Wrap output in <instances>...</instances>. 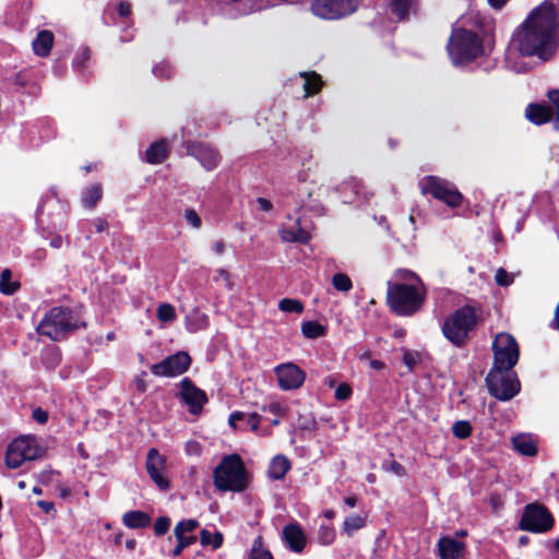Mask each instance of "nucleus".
<instances>
[{
    "label": "nucleus",
    "instance_id": "f257e3e1",
    "mask_svg": "<svg viewBox=\"0 0 559 559\" xmlns=\"http://www.w3.org/2000/svg\"><path fill=\"white\" fill-rule=\"evenodd\" d=\"M512 45L521 56L550 60L558 47V20L555 5L544 1L516 27Z\"/></svg>",
    "mask_w": 559,
    "mask_h": 559
},
{
    "label": "nucleus",
    "instance_id": "f03ea898",
    "mask_svg": "<svg viewBox=\"0 0 559 559\" xmlns=\"http://www.w3.org/2000/svg\"><path fill=\"white\" fill-rule=\"evenodd\" d=\"M401 283H388L386 302L400 316H412L417 312L425 300V287L419 277L408 271L399 273Z\"/></svg>",
    "mask_w": 559,
    "mask_h": 559
},
{
    "label": "nucleus",
    "instance_id": "7ed1b4c3",
    "mask_svg": "<svg viewBox=\"0 0 559 559\" xmlns=\"http://www.w3.org/2000/svg\"><path fill=\"white\" fill-rule=\"evenodd\" d=\"M213 480L219 491H243L249 481L241 457L238 454L224 456L213 472Z\"/></svg>",
    "mask_w": 559,
    "mask_h": 559
},
{
    "label": "nucleus",
    "instance_id": "20e7f679",
    "mask_svg": "<svg viewBox=\"0 0 559 559\" xmlns=\"http://www.w3.org/2000/svg\"><path fill=\"white\" fill-rule=\"evenodd\" d=\"M477 324V316L474 308L462 307L448 316L441 330L444 337L454 346L462 347L468 341L471 333Z\"/></svg>",
    "mask_w": 559,
    "mask_h": 559
},
{
    "label": "nucleus",
    "instance_id": "39448f33",
    "mask_svg": "<svg viewBox=\"0 0 559 559\" xmlns=\"http://www.w3.org/2000/svg\"><path fill=\"white\" fill-rule=\"evenodd\" d=\"M452 62L456 66L473 61L483 55L480 38L472 31L455 28L448 46Z\"/></svg>",
    "mask_w": 559,
    "mask_h": 559
},
{
    "label": "nucleus",
    "instance_id": "423d86ee",
    "mask_svg": "<svg viewBox=\"0 0 559 559\" xmlns=\"http://www.w3.org/2000/svg\"><path fill=\"white\" fill-rule=\"evenodd\" d=\"M78 329L73 322L71 311L66 308L55 307L50 309L37 326V332L52 341L62 340L68 332Z\"/></svg>",
    "mask_w": 559,
    "mask_h": 559
},
{
    "label": "nucleus",
    "instance_id": "0eeeda50",
    "mask_svg": "<svg viewBox=\"0 0 559 559\" xmlns=\"http://www.w3.org/2000/svg\"><path fill=\"white\" fill-rule=\"evenodd\" d=\"M489 393L500 401H509L520 392V381L512 369L491 368L486 377Z\"/></svg>",
    "mask_w": 559,
    "mask_h": 559
},
{
    "label": "nucleus",
    "instance_id": "6e6552de",
    "mask_svg": "<svg viewBox=\"0 0 559 559\" xmlns=\"http://www.w3.org/2000/svg\"><path fill=\"white\" fill-rule=\"evenodd\" d=\"M420 192L431 194L435 199L444 202L450 207L461 205L463 197L456 187L448 180L436 176H426L418 182Z\"/></svg>",
    "mask_w": 559,
    "mask_h": 559
},
{
    "label": "nucleus",
    "instance_id": "1a4fd4ad",
    "mask_svg": "<svg viewBox=\"0 0 559 559\" xmlns=\"http://www.w3.org/2000/svg\"><path fill=\"white\" fill-rule=\"evenodd\" d=\"M43 449L32 436H22L14 439L8 447L5 464L9 468H17L26 461L39 459Z\"/></svg>",
    "mask_w": 559,
    "mask_h": 559
},
{
    "label": "nucleus",
    "instance_id": "9d476101",
    "mask_svg": "<svg viewBox=\"0 0 559 559\" xmlns=\"http://www.w3.org/2000/svg\"><path fill=\"white\" fill-rule=\"evenodd\" d=\"M492 368L512 369L519 360V345L515 338L508 333H499L492 344Z\"/></svg>",
    "mask_w": 559,
    "mask_h": 559
},
{
    "label": "nucleus",
    "instance_id": "9b49d317",
    "mask_svg": "<svg viewBox=\"0 0 559 559\" xmlns=\"http://www.w3.org/2000/svg\"><path fill=\"white\" fill-rule=\"evenodd\" d=\"M360 0H312L311 11L324 20H338L354 13Z\"/></svg>",
    "mask_w": 559,
    "mask_h": 559
},
{
    "label": "nucleus",
    "instance_id": "f8f14e48",
    "mask_svg": "<svg viewBox=\"0 0 559 559\" xmlns=\"http://www.w3.org/2000/svg\"><path fill=\"white\" fill-rule=\"evenodd\" d=\"M554 525V519L548 510L537 503L527 504L520 521L521 530L544 533Z\"/></svg>",
    "mask_w": 559,
    "mask_h": 559
},
{
    "label": "nucleus",
    "instance_id": "ddd939ff",
    "mask_svg": "<svg viewBox=\"0 0 559 559\" xmlns=\"http://www.w3.org/2000/svg\"><path fill=\"white\" fill-rule=\"evenodd\" d=\"M330 192V188L324 185L311 183L305 190L299 191V205L313 215L322 216L325 214L326 207L324 200Z\"/></svg>",
    "mask_w": 559,
    "mask_h": 559
},
{
    "label": "nucleus",
    "instance_id": "4468645a",
    "mask_svg": "<svg viewBox=\"0 0 559 559\" xmlns=\"http://www.w3.org/2000/svg\"><path fill=\"white\" fill-rule=\"evenodd\" d=\"M190 364V356L185 352H178L160 362L152 365L151 371L156 377H176L187 371Z\"/></svg>",
    "mask_w": 559,
    "mask_h": 559
},
{
    "label": "nucleus",
    "instance_id": "2eb2a0df",
    "mask_svg": "<svg viewBox=\"0 0 559 559\" xmlns=\"http://www.w3.org/2000/svg\"><path fill=\"white\" fill-rule=\"evenodd\" d=\"M278 386L284 391L300 388L306 379V373L295 364L287 362L275 367Z\"/></svg>",
    "mask_w": 559,
    "mask_h": 559
},
{
    "label": "nucleus",
    "instance_id": "dca6fc26",
    "mask_svg": "<svg viewBox=\"0 0 559 559\" xmlns=\"http://www.w3.org/2000/svg\"><path fill=\"white\" fill-rule=\"evenodd\" d=\"M165 456L159 454V452L156 449H151L148 451L146 459V471L151 479L160 490H166L169 488V481L167 477L163 474L165 468Z\"/></svg>",
    "mask_w": 559,
    "mask_h": 559
},
{
    "label": "nucleus",
    "instance_id": "f3484780",
    "mask_svg": "<svg viewBox=\"0 0 559 559\" xmlns=\"http://www.w3.org/2000/svg\"><path fill=\"white\" fill-rule=\"evenodd\" d=\"M180 395L182 401L189 405L190 412L193 414L199 413L206 402L205 393L195 388L189 379H183L181 381Z\"/></svg>",
    "mask_w": 559,
    "mask_h": 559
},
{
    "label": "nucleus",
    "instance_id": "a211bd4d",
    "mask_svg": "<svg viewBox=\"0 0 559 559\" xmlns=\"http://www.w3.org/2000/svg\"><path fill=\"white\" fill-rule=\"evenodd\" d=\"M189 153L194 156L206 170L214 169L219 163L217 151L202 143L191 145Z\"/></svg>",
    "mask_w": 559,
    "mask_h": 559
},
{
    "label": "nucleus",
    "instance_id": "6ab92c4d",
    "mask_svg": "<svg viewBox=\"0 0 559 559\" xmlns=\"http://www.w3.org/2000/svg\"><path fill=\"white\" fill-rule=\"evenodd\" d=\"M440 559H460L464 551V544L450 536H443L438 542Z\"/></svg>",
    "mask_w": 559,
    "mask_h": 559
},
{
    "label": "nucleus",
    "instance_id": "aec40b11",
    "mask_svg": "<svg viewBox=\"0 0 559 559\" xmlns=\"http://www.w3.org/2000/svg\"><path fill=\"white\" fill-rule=\"evenodd\" d=\"M283 536L289 548L295 552H301L306 546V536L302 530L296 524L284 527Z\"/></svg>",
    "mask_w": 559,
    "mask_h": 559
},
{
    "label": "nucleus",
    "instance_id": "412c9836",
    "mask_svg": "<svg viewBox=\"0 0 559 559\" xmlns=\"http://www.w3.org/2000/svg\"><path fill=\"white\" fill-rule=\"evenodd\" d=\"M278 233L285 242L307 243L310 239V234L300 226L299 219H296L293 226L282 227Z\"/></svg>",
    "mask_w": 559,
    "mask_h": 559
},
{
    "label": "nucleus",
    "instance_id": "4be33fe9",
    "mask_svg": "<svg viewBox=\"0 0 559 559\" xmlns=\"http://www.w3.org/2000/svg\"><path fill=\"white\" fill-rule=\"evenodd\" d=\"M525 116L531 122L535 124H543L548 122L552 118L554 114L552 109L548 106L530 104L525 110Z\"/></svg>",
    "mask_w": 559,
    "mask_h": 559
},
{
    "label": "nucleus",
    "instance_id": "5701e85b",
    "mask_svg": "<svg viewBox=\"0 0 559 559\" xmlns=\"http://www.w3.org/2000/svg\"><path fill=\"white\" fill-rule=\"evenodd\" d=\"M33 50L39 57L49 55L53 45V34L50 31H41L33 40Z\"/></svg>",
    "mask_w": 559,
    "mask_h": 559
},
{
    "label": "nucleus",
    "instance_id": "b1692460",
    "mask_svg": "<svg viewBox=\"0 0 559 559\" xmlns=\"http://www.w3.org/2000/svg\"><path fill=\"white\" fill-rule=\"evenodd\" d=\"M513 448L523 455H535L537 448L534 439L530 435H518L512 438Z\"/></svg>",
    "mask_w": 559,
    "mask_h": 559
},
{
    "label": "nucleus",
    "instance_id": "393cba45",
    "mask_svg": "<svg viewBox=\"0 0 559 559\" xmlns=\"http://www.w3.org/2000/svg\"><path fill=\"white\" fill-rule=\"evenodd\" d=\"M228 421L234 428H236L237 424L241 421L249 426L252 431H257L261 421V416L257 413L246 414L242 412H235L230 414Z\"/></svg>",
    "mask_w": 559,
    "mask_h": 559
},
{
    "label": "nucleus",
    "instance_id": "a878e982",
    "mask_svg": "<svg viewBox=\"0 0 559 559\" xmlns=\"http://www.w3.org/2000/svg\"><path fill=\"white\" fill-rule=\"evenodd\" d=\"M207 321V316L199 309H193L185 319L186 328L191 333L205 329Z\"/></svg>",
    "mask_w": 559,
    "mask_h": 559
},
{
    "label": "nucleus",
    "instance_id": "bb28decb",
    "mask_svg": "<svg viewBox=\"0 0 559 559\" xmlns=\"http://www.w3.org/2000/svg\"><path fill=\"white\" fill-rule=\"evenodd\" d=\"M122 522L129 528H142L150 525L151 519L145 512L129 511L123 514Z\"/></svg>",
    "mask_w": 559,
    "mask_h": 559
},
{
    "label": "nucleus",
    "instance_id": "cd10ccee",
    "mask_svg": "<svg viewBox=\"0 0 559 559\" xmlns=\"http://www.w3.org/2000/svg\"><path fill=\"white\" fill-rule=\"evenodd\" d=\"M168 154V145L166 141L153 143L146 151V162L150 164L162 163Z\"/></svg>",
    "mask_w": 559,
    "mask_h": 559
},
{
    "label": "nucleus",
    "instance_id": "c85d7f7f",
    "mask_svg": "<svg viewBox=\"0 0 559 559\" xmlns=\"http://www.w3.org/2000/svg\"><path fill=\"white\" fill-rule=\"evenodd\" d=\"M290 468V463L284 455H276L269 467L270 477L273 479H282L288 469Z\"/></svg>",
    "mask_w": 559,
    "mask_h": 559
},
{
    "label": "nucleus",
    "instance_id": "c756f323",
    "mask_svg": "<svg viewBox=\"0 0 559 559\" xmlns=\"http://www.w3.org/2000/svg\"><path fill=\"white\" fill-rule=\"evenodd\" d=\"M300 76L305 80L304 90L307 96L317 94L322 86V81L316 72H301Z\"/></svg>",
    "mask_w": 559,
    "mask_h": 559
},
{
    "label": "nucleus",
    "instance_id": "7c9ffc66",
    "mask_svg": "<svg viewBox=\"0 0 559 559\" xmlns=\"http://www.w3.org/2000/svg\"><path fill=\"white\" fill-rule=\"evenodd\" d=\"M366 516L359 514H349L343 522V532L347 536H352L356 531L361 530L366 526Z\"/></svg>",
    "mask_w": 559,
    "mask_h": 559
},
{
    "label": "nucleus",
    "instance_id": "2f4dec72",
    "mask_svg": "<svg viewBox=\"0 0 559 559\" xmlns=\"http://www.w3.org/2000/svg\"><path fill=\"white\" fill-rule=\"evenodd\" d=\"M103 195L102 186L98 183L86 188L82 194V203L86 207H94Z\"/></svg>",
    "mask_w": 559,
    "mask_h": 559
},
{
    "label": "nucleus",
    "instance_id": "473e14b6",
    "mask_svg": "<svg viewBox=\"0 0 559 559\" xmlns=\"http://www.w3.org/2000/svg\"><path fill=\"white\" fill-rule=\"evenodd\" d=\"M200 543L203 546H212L214 549H217L223 544V534L219 532L212 534L207 530H202L200 533Z\"/></svg>",
    "mask_w": 559,
    "mask_h": 559
},
{
    "label": "nucleus",
    "instance_id": "72a5a7b5",
    "mask_svg": "<svg viewBox=\"0 0 559 559\" xmlns=\"http://www.w3.org/2000/svg\"><path fill=\"white\" fill-rule=\"evenodd\" d=\"M302 334L308 338H317L324 335L325 329L317 321H307L301 325Z\"/></svg>",
    "mask_w": 559,
    "mask_h": 559
},
{
    "label": "nucleus",
    "instance_id": "f704fd0d",
    "mask_svg": "<svg viewBox=\"0 0 559 559\" xmlns=\"http://www.w3.org/2000/svg\"><path fill=\"white\" fill-rule=\"evenodd\" d=\"M248 559H273L272 554L263 547L260 536L254 539Z\"/></svg>",
    "mask_w": 559,
    "mask_h": 559
},
{
    "label": "nucleus",
    "instance_id": "c9c22d12",
    "mask_svg": "<svg viewBox=\"0 0 559 559\" xmlns=\"http://www.w3.org/2000/svg\"><path fill=\"white\" fill-rule=\"evenodd\" d=\"M333 287L342 293H347L353 288V283L349 276L345 273H336L332 276Z\"/></svg>",
    "mask_w": 559,
    "mask_h": 559
},
{
    "label": "nucleus",
    "instance_id": "e433bc0d",
    "mask_svg": "<svg viewBox=\"0 0 559 559\" xmlns=\"http://www.w3.org/2000/svg\"><path fill=\"white\" fill-rule=\"evenodd\" d=\"M157 319L163 323L173 322L176 320V311L173 305L168 302L160 304L156 310Z\"/></svg>",
    "mask_w": 559,
    "mask_h": 559
},
{
    "label": "nucleus",
    "instance_id": "4c0bfd02",
    "mask_svg": "<svg viewBox=\"0 0 559 559\" xmlns=\"http://www.w3.org/2000/svg\"><path fill=\"white\" fill-rule=\"evenodd\" d=\"M12 273L9 269H5L0 274V292L5 295L13 294L19 285L14 282H11Z\"/></svg>",
    "mask_w": 559,
    "mask_h": 559
},
{
    "label": "nucleus",
    "instance_id": "58836bf2",
    "mask_svg": "<svg viewBox=\"0 0 559 559\" xmlns=\"http://www.w3.org/2000/svg\"><path fill=\"white\" fill-rule=\"evenodd\" d=\"M412 0H391V11L400 20L404 19L409 11Z\"/></svg>",
    "mask_w": 559,
    "mask_h": 559
},
{
    "label": "nucleus",
    "instance_id": "ea45409f",
    "mask_svg": "<svg viewBox=\"0 0 559 559\" xmlns=\"http://www.w3.org/2000/svg\"><path fill=\"white\" fill-rule=\"evenodd\" d=\"M199 526L195 520H183L177 523L174 530L175 536H189L188 533H192Z\"/></svg>",
    "mask_w": 559,
    "mask_h": 559
},
{
    "label": "nucleus",
    "instance_id": "a19ab883",
    "mask_svg": "<svg viewBox=\"0 0 559 559\" xmlns=\"http://www.w3.org/2000/svg\"><path fill=\"white\" fill-rule=\"evenodd\" d=\"M278 309L283 312L301 313L304 311V306L297 299L284 298L278 302Z\"/></svg>",
    "mask_w": 559,
    "mask_h": 559
},
{
    "label": "nucleus",
    "instance_id": "79ce46f5",
    "mask_svg": "<svg viewBox=\"0 0 559 559\" xmlns=\"http://www.w3.org/2000/svg\"><path fill=\"white\" fill-rule=\"evenodd\" d=\"M453 435L459 439H465L472 433V426L467 420H457L452 426Z\"/></svg>",
    "mask_w": 559,
    "mask_h": 559
},
{
    "label": "nucleus",
    "instance_id": "37998d69",
    "mask_svg": "<svg viewBox=\"0 0 559 559\" xmlns=\"http://www.w3.org/2000/svg\"><path fill=\"white\" fill-rule=\"evenodd\" d=\"M175 537L177 539V545L173 549V552H171V555L174 557H178L185 548L189 547L197 540L195 536H181L180 535V536H175Z\"/></svg>",
    "mask_w": 559,
    "mask_h": 559
},
{
    "label": "nucleus",
    "instance_id": "c03bdc74",
    "mask_svg": "<svg viewBox=\"0 0 559 559\" xmlns=\"http://www.w3.org/2000/svg\"><path fill=\"white\" fill-rule=\"evenodd\" d=\"M548 98L552 105V114L555 115L554 124L559 130V90H554L548 93Z\"/></svg>",
    "mask_w": 559,
    "mask_h": 559
},
{
    "label": "nucleus",
    "instance_id": "a18cd8bd",
    "mask_svg": "<svg viewBox=\"0 0 559 559\" xmlns=\"http://www.w3.org/2000/svg\"><path fill=\"white\" fill-rule=\"evenodd\" d=\"M335 538V532L330 526H320L318 539L322 545H330Z\"/></svg>",
    "mask_w": 559,
    "mask_h": 559
},
{
    "label": "nucleus",
    "instance_id": "49530a36",
    "mask_svg": "<svg viewBox=\"0 0 559 559\" xmlns=\"http://www.w3.org/2000/svg\"><path fill=\"white\" fill-rule=\"evenodd\" d=\"M169 526L170 520L166 516H160L154 524V532L156 535H163L169 530Z\"/></svg>",
    "mask_w": 559,
    "mask_h": 559
},
{
    "label": "nucleus",
    "instance_id": "de8ad7c7",
    "mask_svg": "<svg viewBox=\"0 0 559 559\" xmlns=\"http://www.w3.org/2000/svg\"><path fill=\"white\" fill-rule=\"evenodd\" d=\"M185 218H186L187 223L190 224L193 228L198 229L201 227V218L194 210H192V209L186 210Z\"/></svg>",
    "mask_w": 559,
    "mask_h": 559
},
{
    "label": "nucleus",
    "instance_id": "09e8293b",
    "mask_svg": "<svg viewBox=\"0 0 559 559\" xmlns=\"http://www.w3.org/2000/svg\"><path fill=\"white\" fill-rule=\"evenodd\" d=\"M352 395V388L347 383H341L335 390V397L338 401H346Z\"/></svg>",
    "mask_w": 559,
    "mask_h": 559
},
{
    "label": "nucleus",
    "instance_id": "8fccbe9b",
    "mask_svg": "<svg viewBox=\"0 0 559 559\" xmlns=\"http://www.w3.org/2000/svg\"><path fill=\"white\" fill-rule=\"evenodd\" d=\"M495 280L500 286H508L512 283L511 276L502 269H499L496 273Z\"/></svg>",
    "mask_w": 559,
    "mask_h": 559
},
{
    "label": "nucleus",
    "instance_id": "3c124183",
    "mask_svg": "<svg viewBox=\"0 0 559 559\" xmlns=\"http://www.w3.org/2000/svg\"><path fill=\"white\" fill-rule=\"evenodd\" d=\"M418 361V354L411 350H405L403 354V362L412 369Z\"/></svg>",
    "mask_w": 559,
    "mask_h": 559
},
{
    "label": "nucleus",
    "instance_id": "603ef678",
    "mask_svg": "<svg viewBox=\"0 0 559 559\" xmlns=\"http://www.w3.org/2000/svg\"><path fill=\"white\" fill-rule=\"evenodd\" d=\"M216 274H217L216 281H222L228 289H233V282L230 278V274L226 270L218 269L216 271Z\"/></svg>",
    "mask_w": 559,
    "mask_h": 559
},
{
    "label": "nucleus",
    "instance_id": "864d4df0",
    "mask_svg": "<svg viewBox=\"0 0 559 559\" xmlns=\"http://www.w3.org/2000/svg\"><path fill=\"white\" fill-rule=\"evenodd\" d=\"M171 69L167 63H159L153 68V73L159 78H168L170 75Z\"/></svg>",
    "mask_w": 559,
    "mask_h": 559
},
{
    "label": "nucleus",
    "instance_id": "5fc2aeb1",
    "mask_svg": "<svg viewBox=\"0 0 559 559\" xmlns=\"http://www.w3.org/2000/svg\"><path fill=\"white\" fill-rule=\"evenodd\" d=\"M263 412H269L275 416H281L284 412L283 406L280 403L273 402L266 406L262 407Z\"/></svg>",
    "mask_w": 559,
    "mask_h": 559
},
{
    "label": "nucleus",
    "instance_id": "6e6d98bb",
    "mask_svg": "<svg viewBox=\"0 0 559 559\" xmlns=\"http://www.w3.org/2000/svg\"><path fill=\"white\" fill-rule=\"evenodd\" d=\"M90 58V50L87 48H84L80 55L74 59L73 67L74 68H82L84 62L88 60Z\"/></svg>",
    "mask_w": 559,
    "mask_h": 559
},
{
    "label": "nucleus",
    "instance_id": "4d7b16f0",
    "mask_svg": "<svg viewBox=\"0 0 559 559\" xmlns=\"http://www.w3.org/2000/svg\"><path fill=\"white\" fill-rule=\"evenodd\" d=\"M186 452L189 455H200L201 454V445L197 441H188L186 443Z\"/></svg>",
    "mask_w": 559,
    "mask_h": 559
},
{
    "label": "nucleus",
    "instance_id": "13d9d810",
    "mask_svg": "<svg viewBox=\"0 0 559 559\" xmlns=\"http://www.w3.org/2000/svg\"><path fill=\"white\" fill-rule=\"evenodd\" d=\"M33 418L39 424H45L48 419V414L41 408H36L33 412Z\"/></svg>",
    "mask_w": 559,
    "mask_h": 559
},
{
    "label": "nucleus",
    "instance_id": "bf43d9fd",
    "mask_svg": "<svg viewBox=\"0 0 559 559\" xmlns=\"http://www.w3.org/2000/svg\"><path fill=\"white\" fill-rule=\"evenodd\" d=\"M211 248L216 255H223L225 253L226 245L223 240H216L212 243Z\"/></svg>",
    "mask_w": 559,
    "mask_h": 559
},
{
    "label": "nucleus",
    "instance_id": "052dcab7",
    "mask_svg": "<svg viewBox=\"0 0 559 559\" xmlns=\"http://www.w3.org/2000/svg\"><path fill=\"white\" fill-rule=\"evenodd\" d=\"M257 203L259 205V209L261 211H264V212H269L272 210L273 205L271 203V201H269L267 199L265 198H258L257 199Z\"/></svg>",
    "mask_w": 559,
    "mask_h": 559
},
{
    "label": "nucleus",
    "instance_id": "680f3d73",
    "mask_svg": "<svg viewBox=\"0 0 559 559\" xmlns=\"http://www.w3.org/2000/svg\"><path fill=\"white\" fill-rule=\"evenodd\" d=\"M118 12L121 16L127 17L131 13V5L128 2H120L118 4Z\"/></svg>",
    "mask_w": 559,
    "mask_h": 559
},
{
    "label": "nucleus",
    "instance_id": "e2e57ef3",
    "mask_svg": "<svg viewBox=\"0 0 559 559\" xmlns=\"http://www.w3.org/2000/svg\"><path fill=\"white\" fill-rule=\"evenodd\" d=\"M37 506L45 512V513H49L50 511L53 510V503L52 502H49V501H45V500H39L37 502Z\"/></svg>",
    "mask_w": 559,
    "mask_h": 559
},
{
    "label": "nucleus",
    "instance_id": "0e129e2a",
    "mask_svg": "<svg viewBox=\"0 0 559 559\" xmlns=\"http://www.w3.org/2000/svg\"><path fill=\"white\" fill-rule=\"evenodd\" d=\"M390 471H392L393 473H395L397 475H402L403 467H402V465L400 463L392 462L391 465H390Z\"/></svg>",
    "mask_w": 559,
    "mask_h": 559
},
{
    "label": "nucleus",
    "instance_id": "69168bd1",
    "mask_svg": "<svg viewBox=\"0 0 559 559\" xmlns=\"http://www.w3.org/2000/svg\"><path fill=\"white\" fill-rule=\"evenodd\" d=\"M369 364L370 367L374 370H381L384 368V364L380 360L371 359Z\"/></svg>",
    "mask_w": 559,
    "mask_h": 559
},
{
    "label": "nucleus",
    "instance_id": "338daca9",
    "mask_svg": "<svg viewBox=\"0 0 559 559\" xmlns=\"http://www.w3.org/2000/svg\"><path fill=\"white\" fill-rule=\"evenodd\" d=\"M508 0H488L489 4L495 9L502 8Z\"/></svg>",
    "mask_w": 559,
    "mask_h": 559
},
{
    "label": "nucleus",
    "instance_id": "774afa93",
    "mask_svg": "<svg viewBox=\"0 0 559 559\" xmlns=\"http://www.w3.org/2000/svg\"><path fill=\"white\" fill-rule=\"evenodd\" d=\"M107 222H105L104 219H97L95 223L97 231H104L105 229H107Z\"/></svg>",
    "mask_w": 559,
    "mask_h": 559
}]
</instances>
